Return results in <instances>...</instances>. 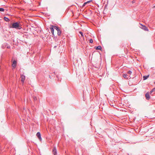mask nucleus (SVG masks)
I'll list each match as a JSON object with an SVG mask.
<instances>
[{"label":"nucleus","instance_id":"393cba45","mask_svg":"<svg viewBox=\"0 0 155 155\" xmlns=\"http://www.w3.org/2000/svg\"><path fill=\"white\" fill-rule=\"evenodd\" d=\"M57 77L58 78V76H57Z\"/></svg>","mask_w":155,"mask_h":155},{"label":"nucleus","instance_id":"ddd939ff","mask_svg":"<svg viewBox=\"0 0 155 155\" xmlns=\"http://www.w3.org/2000/svg\"><path fill=\"white\" fill-rule=\"evenodd\" d=\"M4 20L8 22L10 21V20L7 18L4 17Z\"/></svg>","mask_w":155,"mask_h":155},{"label":"nucleus","instance_id":"39448f33","mask_svg":"<svg viewBox=\"0 0 155 155\" xmlns=\"http://www.w3.org/2000/svg\"><path fill=\"white\" fill-rule=\"evenodd\" d=\"M145 97L146 99L147 100H149L150 98V96L149 95V93L148 92H147L145 94Z\"/></svg>","mask_w":155,"mask_h":155},{"label":"nucleus","instance_id":"9d476101","mask_svg":"<svg viewBox=\"0 0 155 155\" xmlns=\"http://www.w3.org/2000/svg\"><path fill=\"white\" fill-rule=\"evenodd\" d=\"M96 50H101V46L99 45L95 48Z\"/></svg>","mask_w":155,"mask_h":155},{"label":"nucleus","instance_id":"5701e85b","mask_svg":"<svg viewBox=\"0 0 155 155\" xmlns=\"http://www.w3.org/2000/svg\"><path fill=\"white\" fill-rule=\"evenodd\" d=\"M135 1L134 0H133L132 2V3H135Z\"/></svg>","mask_w":155,"mask_h":155},{"label":"nucleus","instance_id":"f03ea898","mask_svg":"<svg viewBox=\"0 0 155 155\" xmlns=\"http://www.w3.org/2000/svg\"><path fill=\"white\" fill-rule=\"evenodd\" d=\"M140 28H142V29H143V30H144L145 31H148V28H147V27H146L145 25H141V26H140Z\"/></svg>","mask_w":155,"mask_h":155},{"label":"nucleus","instance_id":"2eb2a0df","mask_svg":"<svg viewBox=\"0 0 155 155\" xmlns=\"http://www.w3.org/2000/svg\"><path fill=\"white\" fill-rule=\"evenodd\" d=\"M127 74H124L123 75V76L124 78L127 79V78H127Z\"/></svg>","mask_w":155,"mask_h":155},{"label":"nucleus","instance_id":"aec40b11","mask_svg":"<svg viewBox=\"0 0 155 155\" xmlns=\"http://www.w3.org/2000/svg\"><path fill=\"white\" fill-rule=\"evenodd\" d=\"M89 41L90 43H92L93 42V40H92V39H90L89 40Z\"/></svg>","mask_w":155,"mask_h":155},{"label":"nucleus","instance_id":"4be33fe9","mask_svg":"<svg viewBox=\"0 0 155 155\" xmlns=\"http://www.w3.org/2000/svg\"><path fill=\"white\" fill-rule=\"evenodd\" d=\"M91 0H90V1H88L87 2H86L87 3V4H88V3H90L91 2Z\"/></svg>","mask_w":155,"mask_h":155},{"label":"nucleus","instance_id":"412c9836","mask_svg":"<svg viewBox=\"0 0 155 155\" xmlns=\"http://www.w3.org/2000/svg\"><path fill=\"white\" fill-rule=\"evenodd\" d=\"M86 4H87L86 2H84V3L83 4V5H82V7H84V6H85L86 5Z\"/></svg>","mask_w":155,"mask_h":155},{"label":"nucleus","instance_id":"9b49d317","mask_svg":"<svg viewBox=\"0 0 155 155\" xmlns=\"http://www.w3.org/2000/svg\"><path fill=\"white\" fill-rule=\"evenodd\" d=\"M53 28H54V29L56 30L57 31L58 30H59V28L57 26L53 25Z\"/></svg>","mask_w":155,"mask_h":155},{"label":"nucleus","instance_id":"20e7f679","mask_svg":"<svg viewBox=\"0 0 155 155\" xmlns=\"http://www.w3.org/2000/svg\"><path fill=\"white\" fill-rule=\"evenodd\" d=\"M53 153L54 155H57V151L56 147H54L53 150Z\"/></svg>","mask_w":155,"mask_h":155},{"label":"nucleus","instance_id":"dca6fc26","mask_svg":"<svg viewBox=\"0 0 155 155\" xmlns=\"http://www.w3.org/2000/svg\"><path fill=\"white\" fill-rule=\"evenodd\" d=\"M132 73V72L131 71H129L127 72V74H131Z\"/></svg>","mask_w":155,"mask_h":155},{"label":"nucleus","instance_id":"f257e3e1","mask_svg":"<svg viewBox=\"0 0 155 155\" xmlns=\"http://www.w3.org/2000/svg\"><path fill=\"white\" fill-rule=\"evenodd\" d=\"M12 28L18 29H20L21 27L20 26L19 23L17 22L13 23L12 24Z\"/></svg>","mask_w":155,"mask_h":155},{"label":"nucleus","instance_id":"f3484780","mask_svg":"<svg viewBox=\"0 0 155 155\" xmlns=\"http://www.w3.org/2000/svg\"><path fill=\"white\" fill-rule=\"evenodd\" d=\"M33 98L34 100L35 101H36L37 100V97H36L35 96H33Z\"/></svg>","mask_w":155,"mask_h":155},{"label":"nucleus","instance_id":"0eeeda50","mask_svg":"<svg viewBox=\"0 0 155 155\" xmlns=\"http://www.w3.org/2000/svg\"><path fill=\"white\" fill-rule=\"evenodd\" d=\"M21 81L23 83H24L25 79V76L24 75H21Z\"/></svg>","mask_w":155,"mask_h":155},{"label":"nucleus","instance_id":"1a4fd4ad","mask_svg":"<svg viewBox=\"0 0 155 155\" xmlns=\"http://www.w3.org/2000/svg\"><path fill=\"white\" fill-rule=\"evenodd\" d=\"M154 93L153 94H152L153 95V94H154V93L155 92V87L153 89L150 91V94H151L152 93Z\"/></svg>","mask_w":155,"mask_h":155},{"label":"nucleus","instance_id":"6ab92c4d","mask_svg":"<svg viewBox=\"0 0 155 155\" xmlns=\"http://www.w3.org/2000/svg\"><path fill=\"white\" fill-rule=\"evenodd\" d=\"M79 33L81 34V37H83L84 36V35H83V33L81 31H79Z\"/></svg>","mask_w":155,"mask_h":155},{"label":"nucleus","instance_id":"b1692460","mask_svg":"<svg viewBox=\"0 0 155 155\" xmlns=\"http://www.w3.org/2000/svg\"><path fill=\"white\" fill-rule=\"evenodd\" d=\"M57 47V46H55L54 47V48H55Z\"/></svg>","mask_w":155,"mask_h":155},{"label":"nucleus","instance_id":"6e6552de","mask_svg":"<svg viewBox=\"0 0 155 155\" xmlns=\"http://www.w3.org/2000/svg\"><path fill=\"white\" fill-rule=\"evenodd\" d=\"M17 62L16 61L14 60L13 61L12 66L13 67H15L16 66Z\"/></svg>","mask_w":155,"mask_h":155},{"label":"nucleus","instance_id":"a211bd4d","mask_svg":"<svg viewBox=\"0 0 155 155\" xmlns=\"http://www.w3.org/2000/svg\"><path fill=\"white\" fill-rule=\"evenodd\" d=\"M5 10L3 8H0V12H4Z\"/></svg>","mask_w":155,"mask_h":155},{"label":"nucleus","instance_id":"7ed1b4c3","mask_svg":"<svg viewBox=\"0 0 155 155\" xmlns=\"http://www.w3.org/2000/svg\"><path fill=\"white\" fill-rule=\"evenodd\" d=\"M50 29L51 30V33L52 34L53 36H54V28H53V25H50Z\"/></svg>","mask_w":155,"mask_h":155},{"label":"nucleus","instance_id":"423d86ee","mask_svg":"<svg viewBox=\"0 0 155 155\" xmlns=\"http://www.w3.org/2000/svg\"><path fill=\"white\" fill-rule=\"evenodd\" d=\"M36 135L38 139L40 141H41V134L39 132H38L37 133Z\"/></svg>","mask_w":155,"mask_h":155},{"label":"nucleus","instance_id":"4468645a","mask_svg":"<svg viewBox=\"0 0 155 155\" xmlns=\"http://www.w3.org/2000/svg\"><path fill=\"white\" fill-rule=\"evenodd\" d=\"M57 32H58V35H60L61 34V31H60V30L59 29V30H58L57 31Z\"/></svg>","mask_w":155,"mask_h":155},{"label":"nucleus","instance_id":"f8f14e48","mask_svg":"<svg viewBox=\"0 0 155 155\" xmlns=\"http://www.w3.org/2000/svg\"><path fill=\"white\" fill-rule=\"evenodd\" d=\"M149 77V75L147 76H144L143 77V80H145L147 79Z\"/></svg>","mask_w":155,"mask_h":155}]
</instances>
